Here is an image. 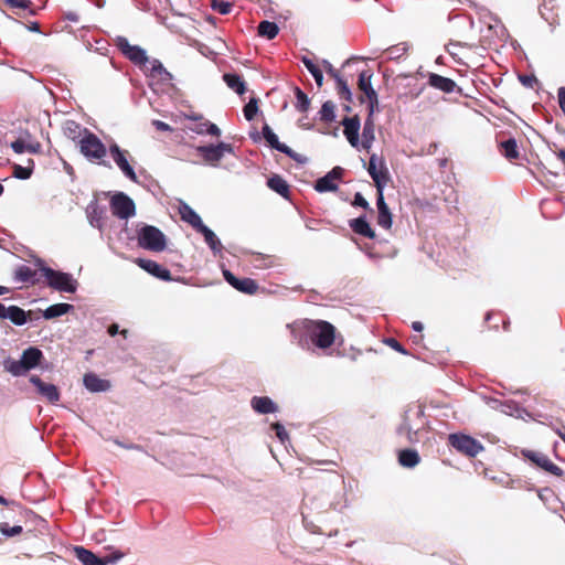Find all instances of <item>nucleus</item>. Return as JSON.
Masks as SVG:
<instances>
[{"mask_svg": "<svg viewBox=\"0 0 565 565\" xmlns=\"http://www.w3.org/2000/svg\"><path fill=\"white\" fill-rule=\"evenodd\" d=\"M305 331L319 349H329L335 340V328L324 320L306 319L302 322Z\"/></svg>", "mask_w": 565, "mask_h": 565, "instance_id": "1", "label": "nucleus"}, {"mask_svg": "<svg viewBox=\"0 0 565 565\" xmlns=\"http://www.w3.org/2000/svg\"><path fill=\"white\" fill-rule=\"evenodd\" d=\"M36 265L40 268L41 276L45 278V282L49 287L61 291V292H75L77 288V281L68 273L54 270L51 267L45 266L42 259L36 260Z\"/></svg>", "mask_w": 565, "mask_h": 565, "instance_id": "2", "label": "nucleus"}, {"mask_svg": "<svg viewBox=\"0 0 565 565\" xmlns=\"http://www.w3.org/2000/svg\"><path fill=\"white\" fill-rule=\"evenodd\" d=\"M42 359V351L35 347H30L22 352L20 360L8 359L4 361L3 365L4 370L13 376H21L36 367Z\"/></svg>", "mask_w": 565, "mask_h": 565, "instance_id": "3", "label": "nucleus"}, {"mask_svg": "<svg viewBox=\"0 0 565 565\" xmlns=\"http://www.w3.org/2000/svg\"><path fill=\"white\" fill-rule=\"evenodd\" d=\"M138 246L154 253L166 249L167 238L166 235L153 225H142L137 231Z\"/></svg>", "mask_w": 565, "mask_h": 565, "instance_id": "4", "label": "nucleus"}, {"mask_svg": "<svg viewBox=\"0 0 565 565\" xmlns=\"http://www.w3.org/2000/svg\"><path fill=\"white\" fill-rule=\"evenodd\" d=\"M424 424V411L420 407L408 409L403 416V422L397 428V434L405 436L409 443H416L418 441L417 434Z\"/></svg>", "mask_w": 565, "mask_h": 565, "instance_id": "5", "label": "nucleus"}, {"mask_svg": "<svg viewBox=\"0 0 565 565\" xmlns=\"http://www.w3.org/2000/svg\"><path fill=\"white\" fill-rule=\"evenodd\" d=\"M85 136L79 140L81 152L89 160H102L107 149L100 139L93 132L84 129Z\"/></svg>", "mask_w": 565, "mask_h": 565, "instance_id": "6", "label": "nucleus"}, {"mask_svg": "<svg viewBox=\"0 0 565 565\" xmlns=\"http://www.w3.org/2000/svg\"><path fill=\"white\" fill-rule=\"evenodd\" d=\"M448 441L458 452L473 458L483 450V446L471 436L465 434H450Z\"/></svg>", "mask_w": 565, "mask_h": 565, "instance_id": "7", "label": "nucleus"}, {"mask_svg": "<svg viewBox=\"0 0 565 565\" xmlns=\"http://www.w3.org/2000/svg\"><path fill=\"white\" fill-rule=\"evenodd\" d=\"M367 171L374 181L376 192H382L390 181V172L383 157L372 153L369 160Z\"/></svg>", "mask_w": 565, "mask_h": 565, "instance_id": "8", "label": "nucleus"}, {"mask_svg": "<svg viewBox=\"0 0 565 565\" xmlns=\"http://www.w3.org/2000/svg\"><path fill=\"white\" fill-rule=\"evenodd\" d=\"M521 454L524 459L529 460L532 465L544 470L545 472L558 478L563 477V469L555 465L547 455L530 449H523Z\"/></svg>", "mask_w": 565, "mask_h": 565, "instance_id": "9", "label": "nucleus"}, {"mask_svg": "<svg viewBox=\"0 0 565 565\" xmlns=\"http://www.w3.org/2000/svg\"><path fill=\"white\" fill-rule=\"evenodd\" d=\"M110 210L113 215L121 220H128L136 214L134 201L122 192L113 195L110 199Z\"/></svg>", "mask_w": 565, "mask_h": 565, "instance_id": "10", "label": "nucleus"}, {"mask_svg": "<svg viewBox=\"0 0 565 565\" xmlns=\"http://www.w3.org/2000/svg\"><path fill=\"white\" fill-rule=\"evenodd\" d=\"M262 134L266 142L275 150L280 151L288 156L290 159L295 160L298 163H305L307 161L306 157L295 152L287 145L280 142L278 140L277 135L271 130V128L265 124L262 129Z\"/></svg>", "mask_w": 565, "mask_h": 565, "instance_id": "11", "label": "nucleus"}, {"mask_svg": "<svg viewBox=\"0 0 565 565\" xmlns=\"http://www.w3.org/2000/svg\"><path fill=\"white\" fill-rule=\"evenodd\" d=\"M196 151L206 163L216 166L225 152H233V147L230 143L220 142L217 145L199 146Z\"/></svg>", "mask_w": 565, "mask_h": 565, "instance_id": "12", "label": "nucleus"}, {"mask_svg": "<svg viewBox=\"0 0 565 565\" xmlns=\"http://www.w3.org/2000/svg\"><path fill=\"white\" fill-rule=\"evenodd\" d=\"M109 152L122 173L132 182H137V174L127 159L129 152L127 150L120 149L117 143L110 145Z\"/></svg>", "mask_w": 565, "mask_h": 565, "instance_id": "13", "label": "nucleus"}, {"mask_svg": "<svg viewBox=\"0 0 565 565\" xmlns=\"http://www.w3.org/2000/svg\"><path fill=\"white\" fill-rule=\"evenodd\" d=\"M225 280L236 290L246 294V295H255L258 290V284L256 280L244 277V278H237L233 273L230 270L223 271Z\"/></svg>", "mask_w": 565, "mask_h": 565, "instance_id": "14", "label": "nucleus"}, {"mask_svg": "<svg viewBox=\"0 0 565 565\" xmlns=\"http://www.w3.org/2000/svg\"><path fill=\"white\" fill-rule=\"evenodd\" d=\"M372 73L370 71H363L359 75L358 86L361 92L364 93L369 102L370 116L374 113V107L377 105V94L373 89L371 84Z\"/></svg>", "mask_w": 565, "mask_h": 565, "instance_id": "15", "label": "nucleus"}, {"mask_svg": "<svg viewBox=\"0 0 565 565\" xmlns=\"http://www.w3.org/2000/svg\"><path fill=\"white\" fill-rule=\"evenodd\" d=\"M118 46L121 52L125 54L127 58H129L132 63L138 65H145L149 62V57L146 54V51L137 45H131L125 38H120L118 41Z\"/></svg>", "mask_w": 565, "mask_h": 565, "instance_id": "16", "label": "nucleus"}, {"mask_svg": "<svg viewBox=\"0 0 565 565\" xmlns=\"http://www.w3.org/2000/svg\"><path fill=\"white\" fill-rule=\"evenodd\" d=\"M30 382L36 387V392L47 402L54 404L60 401V391L56 385L43 382L38 375H32Z\"/></svg>", "mask_w": 565, "mask_h": 565, "instance_id": "17", "label": "nucleus"}, {"mask_svg": "<svg viewBox=\"0 0 565 565\" xmlns=\"http://www.w3.org/2000/svg\"><path fill=\"white\" fill-rule=\"evenodd\" d=\"M135 263L140 268H142L143 270H146L147 273L151 274L152 276H154L157 278H160L166 281H170L172 279L170 270L162 267L154 260L146 259V258H137L135 260Z\"/></svg>", "mask_w": 565, "mask_h": 565, "instance_id": "18", "label": "nucleus"}, {"mask_svg": "<svg viewBox=\"0 0 565 565\" xmlns=\"http://www.w3.org/2000/svg\"><path fill=\"white\" fill-rule=\"evenodd\" d=\"M343 134L352 147L359 145L360 119L358 116L345 117L342 120Z\"/></svg>", "mask_w": 565, "mask_h": 565, "instance_id": "19", "label": "nucleus"}, {"mask_svg": "<svg viewBox=\"0 0 565 565\" xmlns=\"http://www.w3.org/2000/svg\"><path fill=\"white\" fill-rule=\"evenodd\" d=\"M428 85L446 94L454 93L458 88L454 79L436 73L428 74Z\"/></svg>", "mask_w": 565, "mask_h": 565, "instance_id": "20", "label": "nucleus"}, {"mask_svg": "<svg viewBox=\"0 0 565 565\" xmlns=\"http://www.w3.org/2000/svg\"><path fill=\"white\" fill-rule=\"evenodd\" d=\"M499 152L509 161L513 162L520 159V149L515 138L510 137L508 139L498 142Z\"/></svg>", "mask_w": 565, "mask_h": 565, "instance_id": "21", "label": "nucleus"}, {"mask_svg": "<svg viewBox=\"0 0 565 565\" xmlns=\"http://www.w3.org/2000/svg\"><path fill=\"white\" fill-rule=\"evenodd\" d=\"M14 279L23 284L38 285L41 282V275L30 266L20 265L14 270Z\"/></svg>", "mask_w": 565, "mask_h": 565, "instance_id": "22", "label": "nucleus"}, {"mask_svg": "<svg viewBox=\"0 0 565 565\" xmlns=\"http://www.w3.org/2000/svg\"><path fill=\"white\" fill-rule=\"evenodd\" d=\"M376 205L379 211L377 224L385 230H390L393 223L392 213L385 203L383 191L377 192Z\"/></svg>", "mask_w": 565, "mask_h": 565, "instance_id": "23", "label": "nucleus"}, {"mask_svg": "<svg viewBox=\"0 0 565 565\" xmlns=\"http://www.w3.org/2000/svg\"><path fill=\"white\" fill-rule=\"evenodd\" d=\"M74 554L83 565H106L104 558L98 557L84 546H75Z\"/></svg>", "mask_w": 565, "mask_h": 565, "instance_id": "24", "label": "nucleus"}, {"mask_svg": "<svg viewBox=\"0 0 565 565\" xmlns=\"http://www.w3.org/2000/svg\"><path fill=\"white\" fill-rule=\"evenodd\" d=\"M179 212L181 220L189 223L195 231H199L205 225L200 215L190 205H181Z\"/></svg>", "mask_w": 565, "mask_h": 565, "instance_id": "25", "label": "nucleus"}, {"mask_svg": "<svg viewBox=\"0 0 565 565\" xmlns=\"http://www.w3.org/2000/svg\"><path fill=\"white\" fill-rule=\"evenodd\" d=\"M83 382L85 387L90 392H105L110 387V383L107 380H103L94 373L85 374Z\"/></svg>", "mask_w": 565, "mask_h": 565, "instance_id": "26", "label": "nucleus"}, {"mask_svg": "<svg viewBox=\"0 0 565 565\" xmlns=\"http://www.w3.org/2000/svg\"><path fill=\"white\" fill-rule=\"evenodd\" d=\"M252 407L259 414H270L277 412V405L267 396H254L250 401Z\"/></svg>", "mask_w": 565, "mask_h": 565, "instance_id": "27", "label": "nucleus"}, {"mask_svg": "<svg viewBox=\"0 0 565 565\" xmlns=\"http://www.w3.org/2000/svg\"><path fill=\"white\" fill-rule=\"evenodd\" d=\"M267 186L270 190H273L274 192L281 195L282 198L289 199V194H290L289 184L279 174H274L273 177L268 178Z\"/></svg>", "mask_w": 565, "mask_h": 565, "instance_id": "28", "label": "nucleus"}, {"mask_svg": "<svg viewBox=\"0 0 565 565\" xmlns=\"http://www.w3.org/2000/svg\"><path fill=\"white\" fill-rule=\"evenodd\" d=\"M350 227L352 231L359 235L373 239L375 237V232L370 226L369 222L364 216L353 218L350 221Z\"/></svg>", "mask_w": 565, "mask_h": 565, "instance_id": "29", "label": "nucleus"}, {"mask_svg": "<svg viewBox=\"0 0 565 565\" xmlns=\"http://www.w3.org/2000/svg\"><path fill=\"white\" fill-rule=\"evenodd\" d=\"M420 461V457L415 449H403L398 452V462L405 468H414Z\"/></svg>", "mask_w": 565, "mask_h": 565, "instance_id": "30", "label": "nucleus"}, {"mask_svg": "<svg viewBox=\"0 0 565 565\" xmlns=\"http://www.w3.org/2000/svg\"><path fill=\"white\" fill-rule=\"evenodd\" d=\"M11 148L15 153H39L41 151V143L39 141L25 142L24 139L19 138L11 142Z\"/></svg>", "mask_w": 565, "mask_h": 565, "instance_id": "31", "label": "nucleus"}, {"mask_svg": "<svg viewBox=\"0 0 565 565\" xmlns=\"http://www.w3.org/2000/svg\"><path fill=\"white\" fill-rule=\"evenodd\" d=\"M4 319H10L15 326H23L28 321V316L22 308L10 306L6 309Z\"/></svg>", "mask_w": 565, "mask_h": 565, "instance_id": "32", "label": "nucleus"}, {"mask_svg": "<svg viewBox=\"0 0 565 565\" xmlns=\"http://www.w3.org/2000/svg\"><path fill=\"white\" fill-rule=\"evenodd\" d=\"M371 117L372 116L369 115V118L364 122L361 142L362 147L367 151L372 147V143L375 139V126Z\"/></svg>", "mask_w": 565, "mask_h": 565, "instance_id": "33", "label": "nucleus"}, {"mask_svg": "<svg viewBox=\"0 0 565 565\" xmlns=\"http://www.w3.org/2000/svg\"><path fill=\"white\" fill-rule=\"evenodd\" d=\"M223 79L226 83V85L236 94L243 95L246 92L245 82L239 75L226 73L223 75Z\"/></svg>", "mask_w": 565, "mask_h": 565, "instance_id": "34", "label": "nucleus"}, {"mask_svg": "<svg viewBox=\"0 0 565 565\" xmlns=\"http://www.w3.org/2000/svg\"><path fill=\"white\" fill-rule=\"evenodd\" d=\"M198 232L201 233L204 236L205 243L209 245V247L214 253H220L222 250V248H223L222 243L216 237L214 232L212 230H210L206 225H204Z\"/></svg>", "mask_w": 565, "mask_h": 565, "instance_id": "35", "label": "nucleus"}, {"mask_svg": "<svg viewBox=\"0 0 565 565\" xmlns=\"http://www.w3.org/2000/svg\"><path fill=\"white\" fill-rule=\"evenodd\" d=\"M258 35L273 40L277 36L279 28L275 22L264 20L257 26Z\"/></svg>", "mask_w": 565, "mask_h": 565, "instance_id": "36", "label": "nucleus"}, {"mask_svg": "<svg viewBox=\"0 0 565 565\" xmlns=\"http://www.w3.org/2000/svg\"><path fill=\"white\" fill-rule=\"evenodd\" d=\"M148 63L150 64V75L152 77H158L162 81L172 79V75L164 68L159 60H149Z\"/></svg>", "mask_w": 565, "mask_h": 565, "instance_id": "37", "label": "nucleus"}, {"mask_svg": "<svg viewBox=\"0 0 565 565\" xmlns=\"http://www.w3.org/2000/svg\"><path fill=\"white\" fill-rule=\"evenodd\" d=\"M73 308L72 305L68 303H56L52 305L44 311V318L46 319H53L56 317H61L65 313H67Z\"/></svg>", "mask_w": 565, "mask_h": 565, "instance_id": "38", "label": "nucleus"}, {"mask_svg": "<svg viewBox=\"0 0 565 565\" xmlns=\"http://www.w3.org/2000/svg\"><path fill=\"white\" fill-rule=\"evenodd\" d=\"M315 189L318 192L335 191L338 185L334 180L327 173L324 177L318 179L315 184Z\"/></svg>", "mask_w": 565, "mask_h": 565, "instance_id": "39", "label": "nucleus"}, {"mask_svg": "<svg viewBox=\"0 0 565 565\" xmlns=\"http://www.w3.org/2000/svg\"><path fill=\"white\" fill-rule=\"evenodd\" d=\"M302 63L305 64L306 68L310 72V74L313 76L318 87H321L323 84V74L321 70L308 57H303Z\"/></svg>", "mask_w": 565, "mask_h": 565, "instance_id": "40", "label": "nucleus"}, {"mask_svg": "<svg viewBox=\"0 0 565 565\" xmlns=\"http://www.w3.org/2000/svg\"><path fill=\"white\" fill-rule=\"evenodd\" d=\"M335 105L331 100H327L322 104L319 111L320 119L324 122H331L335 118L334 114Z\"/></svg>", "mask_w": 565, "mask_h": 565, "instance_id": "41", "label": "nucleus"}, {"mask_svg": "<svg viewBox=\"0 0 565 565\" xmlns=\"http://www.w3.org/2000/svg\"><path fill=\"white\" fill-rule=\"evenodd\" d=\"M63 130L65 136L72 140L81 137V125L75 120H66L64 122Z\"/></svg>", "mask_w": 565, "mask_h": 565, "instance_id": "42", "label": "nucleus"}, {"mask_svg": "<svg viewBox=\"0 0 565 565\" xmlns=\"http://www.w3.org/2000/svg\"><path fill=\"white\" fill-rule=\"evenodd\" d=\"M295 95L297 99L295 104L296 109L300 113L308 111L310 107V99L308 96L299 87L295 88Z\"/></svg>", "mask_w": 565, "mask_h": 565, "instance_id": "43", "label": "nucleus"}, {"mask_svg": "<svg viewBox=\"0 0 565 565\" xmlns=\"http://www.w3.org/2000/svg\"><path fill=\"white\" fill-rule=\"evenodd\" d=\"M34 162L32 159L29 160L28 167L19 164L13 166V177L21 180H26L32 175Z\"/></svg>", "mask_w": 565, "mask_h": 565, "instance_id": "44", "label": "nucleus"}, {"mask_svg": "<svg viewBox=\"0 0 565 565\" xmlns=\"http://www.w3.org/2000/svg\"><path fill=\"white\" fill-rule=\"evenodd\" d=\"M337 83V92L341 99H344L349 103L352 102V94L347 84V82L340 76L335 79Z\"/></svg>", "mask_w": 565, "mask_h": 565, "instance_id": "45", "label": "nucleus"}, {"mask_svg": "<svg viewBox=\"0 0 565 565\" xmlns=\"http://www.w3.org/2000/svg\"><path fill=\"white\" fill-rule=\"evenodd\" d=\"M258 111V100L256 98H250L249 102L244 106L243 113L245 118L250 121L255 118Z\"/></svg>", "mask_w": 565, "mask_h": 565, "instance_id": "46", "label": "nucleus"}, {"mask_svg": "<svg viewBox=\"0 0 565 565\" xmlns=\"http://www.w3.org/2000/svg\"><path fill=\"white\" fill-rule=\"evenodd\" d=\"M211 7L220 14H228L232 11L233 4L223 0H211Z\"/></svg>", "mask_w": 565, "mask_h": 565, "instance_id": "47", "label": "nucleus"}, {"mask_svg": "<svg viewBox=\"0 0 565 565\" xmlns=\"http://www.w3.org/2000/svg\"><path fill=\"white\" fill-rule=\"evenodd\" d=\"M0 532H1V534L6 535L8 537H12V536H15V535H19L22 533V526L21 525L11 526L9 523L2 522V523H0Z\"/></svg>", "mask_w": 565, "mask_h": 565, "instance_id": "48", "label": "nucleus"}, {"mask_svg": "<svg viewBox=\"0 0 565 565\" xmlns=\"http://www.w3.org/2000/svg\"><path fill=\"white\" fill-rule=\"evenodd\" d=\"M407 52L405 44L393 45L386 50V53L391 60H398L404 56Z\"/></svg>", "mask_w": 565, "mask_h": 565, "instance_id": "49", "label": "nucleus"}, {"mask_svg": "<svg viewBox=\"0 0 565 565\" xmlns=\"http://www.w3.org/2000/svg\"><path fill=\"white\" fill-rule=\"evenodd\" d=\"M271 429L275 430L276 436L279 438L280 441H285L289 438V435L285 427L280 423H274L271 425Z\"/></svg>", "mask_w": 565, "mask_h": 565, "instance_id": "50", "label": "nucleus"}, {"mask_svg": "<svg viewBox=\"0 0 565 565\" xmlns=\"http://www.w3.org/2000/svg\"><path fill=\"white\" fill-rule=\"evenodd\" d=\"M10 8L28 9L31 6L30 0H4Z\"/></svg>", "mask_w": 565, "mask_h": 565, "instance_id": "51", "label": "nucleus"}, {"mask_svg": "<svg viewBox=\"0 0 565 565\" xmlns=\"http://www.w3.org/2000/svg\"><path fill=\"white\" fill-rule=\"evenodd\" d=\"M385 343L391 347L393 350L402 353V354H407V351L405 350V348L394 338H387L385 340Z\"/></svg>", "mask_w": 565, "mask_h": 565, "instance_id": "52", "label": "nucleus"}, {"mask_svg": "<svg viewBox=\"0 0 565 565\" xmlns=\"http://www.w3.org/2000/svg\"><path fill=\"white\" fill-rule=\"evenodd\" d=\"M352 204L354 206H360L365 210H371L369 202L364 199V196L360 192L355 193Z\"/></svg>", "mask_w": 565, "mask_h": 565, "instance_id": "53", "label": "nucleus"}, {"mask_svg": "<svg viewBox=\"0 0 565 565\" xmlns=\"http://www.w3.org/2000/svg\"><path fill=\"white\" fill-rule=\"evenodd\" d=\"M124 553L120 552V551H115L113 553H109L108 555H106L104 557V561L106 562V565L107 564H115L117 563L119 559H121L124 557Z\"/></svg>", "mask_w": 565, "mask_h": 565, "instance_id": "54", "label": "nucleus"}, {"mask_svg": "<svg viewBox=\"0 0 565 565\" xmlns=\"http://www.w3.org/2000/svg\"><path fill=\"white\" fill-rule=\"evenodd\" d=\"M201 126L206 127L205 134H207V135L215 136V137H218L221 135L220 128L213 122L204 121V122H201Z\"/></svg>", "mask_w": 565, "mask_h": 565, "instance_id": "55", "label": "nucleus"}, {"mask_svg": "<svg viewBox=\"0 0 565 565\" xmlns=\"http://www.w3.org/2000/svg\"><path fill=\"white\" fill-rule=\"evenodd\" d=\"M322 65H323V67H324L326 72H327V73H328L332 78L337 79L338 77H340V73H339V71H337V70L332 66V64H331L330 62H328V61H326V60H324V61L322 62Z\"/></svg>", "mask_w": 565, "mask_h": 565, "instance_id": "56", "label": "nucleus"}, {"mask_svg": "<svg viewBox=\"0 0 565 565\" xmlns=\"http://www.w3.org/2000/svg\"><path fill=\"white\" fill-rule=\"evenodd\" d=\"M108 333L111 337H115L117 333H120L124 338H126L128 330L124 329V330L119 331V326L117 323H111L108 327Z\"/></svg>", "mask_w": 565, "mask_h": 565, "instance_id": "57", "label": "nucleus"}, {"mask_svg": "<svg viewBox=\"0 0 565 565\" xmlns=\"http://www.w3.org/2000/svg\"><path fill=\"white\" fill-rule=\"evenodd\" d=\"M558 104L565 115V87L558 88Z\"/></svg>", "mask_w": 565, "mask_h": 565, "instance_id": "58", "label": "nucleus"}, {"mask_svg": "<svg viewBox=\"0 0 565 565\" xmlns=\"http://www.w3.org/2000/svg\"><path fill=\"white\" fill-rule=\"evenodd\" d=\"M153 125L160 131H171L172 130L170 125H168L167 122L161 121V120H154Z\"/></svg>", "mask_w": 565, "mask_h": 565, "instance_id": "59", "label": "nucleus"}, {"mask_svg": "<svg viewBox=\"0 0 565 565\" xmlns=\"http://www.w3.org/2000/svg\"><path fill=\"white\" fill-rule=\"evenodd\" d=\"M334 181L341 179L343 174V169L341 167H334L329 173H328Z\"/></svg>", "mask_w": 565, "mask_h": 565, "instance_id": "60", "label": "nucleus"}, {"mask_svg": "<svg viewBox=\"0 0 565 565\" xmlns=\"http://www.w3.org/2000/svg\"><path fill=\"white\" fill-rule=\"evenodd\" d=\"M520 81L523 85L533 87V83L536 82V78L534 76L523 75L520 76Z\"/></svg>", "mask_w": 565, "mask_h": 565, "instance_id": "61", "label": "nucleus"}, {"mask_svg": "<svg viewBox=\"0 0 565 565\" xmlns=\"http://www.w3.org/2000/svg\"><path fill=\"white\" fill-rule=\"evenodd\" d=\"M115 444H117L118 446L124 447L126 449H140V447L138 445H134V444L127 445V444L120 443L119 440H115Z\"/></svg>", "mask_w": 565, "mask_h": 565, "instance_id": "62", "label": "nucleus"}, {"mask_svg": "<svg viewBox=\"0 0 565 565\" xmlns=\"http://www.w3.org/2000/svg\"><path fill=\"white\" fill-rule=\"evenodd\" d=\"M194 132L199 134V135H204L205 131H206V127L205 126H201V124H199L195 128L192 129Z\"/></svg>", "mask_w": 565, "mask_h": 565, "instance_id": "63", "label": "nucleus"}, {"mask_svg": "<svg viewBox=\"0 0 565 565\" xmlns=\"http://www.w3.org/2000/svg\"><path fill=\"white\" fill-rule=\"evenodd\" d=\"M555 154L563 163H565V149H559Z\"/></svg>", "mask_w": 565, "mask_h": 565, "instance_id": "64", "label": "nucleus"}]
</instances>
